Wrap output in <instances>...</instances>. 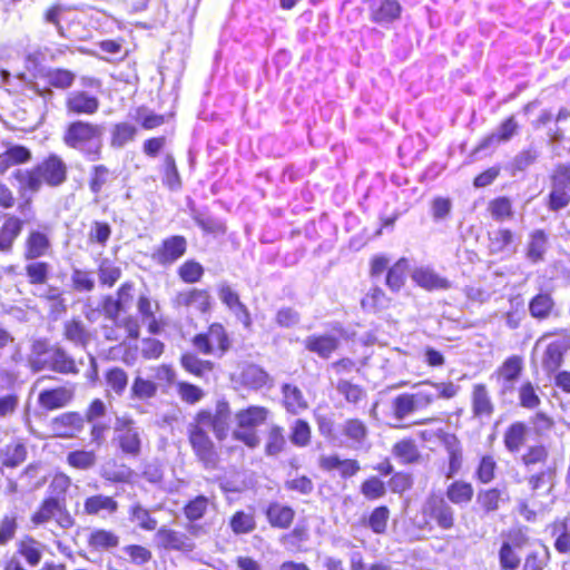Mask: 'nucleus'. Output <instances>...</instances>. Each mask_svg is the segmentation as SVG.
I'll return each instance as SVG.
<instances>
[{
  "instance_id": "1",
  "label": "nucleus",
  "mask_w": 570,
  "mask_h": 570,
  "mask_svg": "<svg viewBox=\"0 0 570 570\" xmlns=\"http://www.w3.org/2000/svg\"><path fill=\"white\" fill-rule=\"evenodd\" d=\"M229 423L230 409L226 401H218L215 412L200 410L194 420L188 423L187 434L190 446L205 469H215L218 462V453L207 433V429H212L215 436L222 441L227 436Z\"/></svg>"
},
{
  "instance_id": "2",
  "label": "nucleus",
  "mask_w": 570,
  "mask_h": 570,
  "mask_svg": "<svg viewBox=\"0 0 570 570\" xmlns=\"http://www.w3.org/2000/svg\"><path fill=\"white\" fill-rule=\"evenodd\" d=\"M67 165L56 154L49 155L32 169H17L12 176L18 181V191L22 197L37 194L43 184L59 187L67 180Z\"/></svg>"
},
{
  "instance_id": "3",
  "label": "nucleus",
  "mask_w": 570,
  "mask_h": 570,
  "mask_svg": "<svg viewBox=\"0 0 570 570\" xmlns=\"http://www.w3.org/2000/svg\"><path fill=\"white\" fill-rule=\"evenodd\" d=\"M414 387L415 392L403 393L393 399L392 410L397 420H404L411 414L429 407L438 399H452L459 391V386L452 382H421Z\"/></svg>"
},
{
  "instance_id": "4",
  "label": "nucleus",
  "mask_w": 570,
  "mask_h": 570,
  "mask_svg": "<svg viewBox=\"0 0 570 570\" xmlns=\"http://www.w3.org/2000/svg\"><path fill=\"white\" fill-rule=\"evenodd\" d=\"M105 127L87 121L71 122L63 135V142L73 149L85 153L91 160L100 158L101 137Z\"/></svg>"
},
{
  "instance_id": "5",
  "label": "nucleus",
  "mask_w": 570,
  "mask_h": 570,
  "mask_svg": "<svg viewBox=\"0 0 570 570\" xmlns=\"http://www.w3.org/2000/svg\"><path fill=\"white\" fill-rule=\"evenodd\" d=\"M549 180L550 191L546 199V206L550 212L558 213L570 204V164H557Z\"/></svg>"
},
{
  "instance_id": "6",
  "label": "nucleus",
  "mask_w": 570,
  "mask_h": 570,
  "mask_svg": "<svg viewBox=\"0 0 570 570\" xmlns=\"http://www.w3.org/2000/svg\"><path fill=\"white\" fill-rule=\"evenodd\" d=\"M267 409L263 406H249L236 413L237 428L233 432L234 439L242 441L254 449L259 444L256 428L267 419Z\"/></svg>"
},
{
  "instance_id": "7",
  "label": "nucleus",
  "mask_w": 570,
  "mask_h": 570,
  "mask_svg": "<svg viewBox=\"0 0 570 570\" xmlns=\"http://www.w3.org/2000/svg\"><path fill=\"white\" fill-rule=\"evenodd\" d=\"M422 514L429 518L443 530L454 525V510L441 493H431L422 505Z\"/></svg>"
},
{
  "instance_id": "8",
  "label": "nucleus",
  "mask_w": 570,
  "mask_h": 570,
  "mask_svg": "<svg viewBox=\"0 0 570 570\" xmlns=\"http://www.w3.org/2000/svg\"><path fill=\"white\" fill-rule=\"evenodd\" d=\"M114 429L121 451L129 455H138L141 449V432L134 420L127 416H118Z\"/></svg>"
},
{
  "instance_id": "9",
  "label": "nucleus",
  "mask_w": 570,
  "mask_h": 570,
  "mask_svg": "<svg viewBox=\"0 0 570 570\" xmlns=\"http://www.w3.org/2000/svg\"><path fill=\"white\" fill-rule=\"evenodd\" d=\"M570 350V333L561 331L559 336L548 344L541 360L543 370L552 374L559 370L563 363L564 354Z\"/></svg>"
},
{
  "instance_id": "10",
  "label": "nucleus",
  "mask_w": 570,
  "mask_h": 570,
  "mask_svg": "<svg viewBox=\"0 0 570 570\" xmlns=\"http://www.w3.org/2000/svg\"><path fill=\"white\" fill-rule=\"evenodd\" d=\"M186 249V238L175 235L163 240L161 246L154 254V258L161 265H170L180 258Z\"/></svg>"
},
{
  "instance_id": "11",
  "label": "nucleus",
  "mask_w": 570,
  "mask_h": 570,
  "mask_svg": "<svg viewBox=\"0 0 570 570\" xmlns=\"http://www.w3.org/2000/svg\"><path fill=\"white\" fill-rule=\"evenodd\" d=\"M51 242L47 234L40 230H30L22 245L24 261H36L48 254Z\"/></svg>"
},
{
  "instance_id": "12",
  "label": "nucleus",
  "mask_w": 570,
  "mask_h": 570,
  "mask_svg": "<svg viewBox=\"0 0 570 570\" xmlns=\"http://www.w3.org/2000/svg\"><path fill=\"white\" fill-rule=\"evenodd\" d=\"M99 105L97 97L83 90H73L66 99L67 111L73 115H94L98 111Z\"/></svg>"
},
{
  "instance_id": "13",
  "label": "nucleus",
  "mask_w": 570,
  "mask_h": 570,
  "mask_svg": "<svg viewBox=\"0 0 570 570\" xmlns=\"http://www.w3.org/2000/svg\"><path fill=\"white\" fill-rule=\"evenodd\" d=\"M48 368L60 374H78L76 361L60 346H51L46 350Z\"/></svg>"
},
{
  "instance_id": "14",
  "label": "nucleus",
  "mask_w": 570,
  "mask_h": 570,
  "mask_svg": "<svg viewBox=\"0 0 570 570\" xmlns=\"http://www.w3.org/2000/svg\"><path fill=\"white\" fill-rule=\"evenodd\" d=\"M412 279L426 291H446L451 288L452 283L439 275L430 267H419L412 273Z\"/></svg>"
},
{
  "instance_id": "15",
  "label": "nucleus",
  "mask_w": 570,
  "mask_h": 570,
  "mask_svg": "<svg viewBox=\"0 0 570 570\" xmlns=\"http://www.w3.org/2000/svg\"><path fill=\"white\" fill-rule=\"evenodd\" d=\"M33 294L49 303V313L53 318H58L67 312L66 298L59 287L53 285L37 287Z\"/></svg>"
},
{
  "instance_id": "16",
  "label": "nucleus",
  "mask_w": 570,
  "mask_h": 570,
  "mask_svg": "<svg viewBox=\"0 0 570 570\" xmlns=\"http://www.w3.org/2000/svg\"><path fill=\"white\" fill-rule=\"evenodd\" d=\"M210 295L206 289L193 288L177 293L174 298L175 306H194L202 313H206L210 308Z\"/></svg>"
},
{
  "instance_id": "17",
  "label": "nucleus",
  "mask_w": 570,
  "mask_h": 570,
  "mask_svg": "<svg viewBox=\"0 0 570 570\" xmlns=\"http://www.w3.org/2000/svg\"><path fill=\"white\" fill-rule=\"evenodd\" d=\"M117 179L115 171L106 165H95L89 170L88 186L90 191L97 197L107 189L112 181Z\"/></svg>"
},
{
  "instance_id": "18",
  "label": "nucleus",
  "mask_w": 570,
  "mask_h": 570,
  "mask_svg": "<svg viewBox=\"0 0 570 570\" xmlns=\"http://www.w3.org/2000/svg\"><path fill=\"white\" fill-rule=\"evenodd\" d=\"M519 124L514 116L507 118L497 129L488 137H485L476 148L478 150L487 149L493 144L507 142L519 131Z\"/></svg>"
},
{
  "instance_id": "19",
  "label": "nucleus",
  "mask_w": 570,
  "mask_h": 570,
  "mask_svg": "<svg viewBox=\"0 0 570 570\" xmlns=\"http://www.w3.org/2000/svg\"><path fill=\"white\" fill-rule=\"evenodd\" d=\"M514 234L508 228H499L489 234L491 254H513L517 252Z\"/></svg>"
},
{
  "instance_id": "20",
  "label": "nucleus",
  "mask_w": 570,
  "mask_h": 570,
  "mask_svg": "<svg viewBox=\"0 0 570 570\" xmlns=\"http://www.w3.org/2000/svg\"><path fill=\"white\" fill-rule=\"evenodd\" d=\"M550 559L549 548L541 541H534L527 550L522 570H544Z\"/></svg>"
},
{
  "instance_id": "21",
  "label": "nucleus",
  "mask_w": 570,
  "mask_h": 570,
  "mask_svg": "<svg viewBox=\"0 0 570 570\" xmlns=\"http://www.w3.org/2000/svg\"><path fill=\"white\" fill-rule=\"evenodd\" d=\"M340 340L333 335H309L304 340V346L322 358H328L337 350Z\"/></svg>"
},
{
  "instance_id": "22",
  "label": "nucleus",
  "mask_w": 570,
  "mask_h": 570,
  "mask_svg": "<svg viewBox=\"0 0 570 570\" xmlns=\"http://www.w3.org/2000/svg\"><path fill=\"white\" fill-rule=\"evenodd\" d=\"M509 503L510 497L505 488H491L480 490L476 495V503L485 513L495 512L500 503Z\"/></svg>"
},
{
  "instance_id": "23",
  "label": "nucleus",
  "mask_w": 570,
  "mask_h": 570,
  "mask_svg": "<svg viewBox=\"0 0 570 570\" xmlns=\"http://www.w3.org/2000/svg\"><path fill=\"white\" fill-rule=\"evenodd\" d=\"M85 419L77 412H67L52 420V430L60 436H72L83 429Z\"/></svg>"
},
{
  "instance_id": "24",
  "label": "nucleus",
  "mask_w": 570,
  "mask_h": 570,
  "mask_svg": "<svg viewBox=\"0 0 570 570\" xmlns=\"http://www.w3.org/2000/svg\"><path fill=\"white\" fill-rule=\"evenodd\" d=\"M402 7L397 0H381L371 8V19L379 24H386L400 18Z\"/></svg>"
},
{
  "instance_id": "25",
  "label": "nucleus",
  "mask_w": 570,
  "mask_h": 570,
  "mask_svg": "<svg viewBox=\"0 0 570 570\" xmlns=\"http://www.w3.org/2000/svg\"><path fill=\"white\" fill-rule=\"evenodd\" d=\"M295 511L278 502L271 503L266 509V518L273 528L288 529L294 520Z\"/></svg>"
},
{
  "instance_id": "26",
  "label": "nucleus",
  "mask_w": 570,
  "mask_h": 570,
  "mask_svg": "<svg viewBox=\"0 0 570 570\" xmlns=\"http://www.w3.org/2000/svg\"><path fill=\"white\" fill-rule=\"evenodd\" d=\"M23 222L16 216L7 217L0 228V252L8 253L12 249L16 238L21 234Z\"/></svg>"
},
{
  "instance_id": "27",
  "label": "nucleus",
  "mask_w": 570,
  "mask_h": 570,
  "mask_svg": "<svg viewBox=\"0 0 570 570\" xmlns=\"http://www.w3.org/2000/svg\"><path fill=\"white\" fill-rule=\"evenodd\" d=\"M155 538L158 546L166 550H186L189 548L186 534L165 527L156 532Z\"/></svg>"
},
{
  "instance_id": "28",
  "label": "nucleus",
  "mask_w": 570,
  "mask_h": 570,
  "mask_svg": "<svg viewBox=\"0 0 570 570\" xmlns=\"http://www.w3.org/2000/svg\"><path fill=\"white\" fill-rule=\"evenodd\" d=\"M342 433L351 441L352 449H361L368 434L367 426L360 419H348L342 424Z\"/></svg>"
},
{
  "instance_id": "29",
  "label": "nucleus",
  "mask_w": 570,
  "mask_h": 570,
  "mask_svg": "<svg viewBox=\"0 0 570 570\" xmlns=\"http://www.w3.org/2000/svg\"><path fill=\"white\" fill-rule=\"evenodd\" d=\"M554 308L556 303L549 293H539L529 302V313L538 321L549 318L553 314Z\"/></svg>"
},
{
  "instance_id": "30",
  "label": "nucleus",
  "mask_w": 570,
  "mask_h": 570,
  "mask_svg": "<svg viewBox=\"0 0 570 570\" xmlns=\"http://www.w3.org/2000/svg\"><path fill=\"white\" fill-rule=\"evenodd\" d=\"M493 404L487 386L484 384H475L472 392V411L474 416L489 417L493 413Z\"/></svg>"
},
{
  "instance_id": "31",
  "label": "nucleus",
  "mask_w": 570,
  "mask_h": 570,
  "mask_svg": "<svg viewBox=\"0 0 570 570\" xmlns=\"http://www.w3.org/2000/svg\"><path fill=\"white\" fill-rule=\"evenodd\" d=\"M128 520L145 531H154L158 521L151 515V511L146 509L140 502H134L128 509Z\"/></svg>"
},
{
  "instance_id": "32",
  "label": "nucleus",
  "mask_w": 570,
  "mask_h": 570,
  "mask_svg": "<svg viewBox=\"0 0 570 570\" xmlns=\"http://www.w3.org/2000/svg\"><path fill=\"white\" fill-rule=\"evenodd\" d=\"M392 454L402 464H414L421 459V453L414 440L403 439L392 448Z\"/></svg>"
},
{
  "instance_id": "33",
  "label": "nucleus",
  "mask_w": 570,
  "mask_h": 570,
  "mask_svg": "<svg viewBox=\"0 0 570 570\" xmlns=\"http://www.w3.org/2000/svg\"><path fill=\"white\" fill-rule=\"evenodd\" d=\"M72 395V391L67 387L45 390L39 394V403L48 410L59 409L65 406Z\"/></svg>"
},
{
  "instance_id": "34",
  "label": "nucleus",
  "mask_w": 570,
  "mask_h": 570,
  "mask_svg": "<svg viewBox=\"0 0 570 570\" xmlns=\"http://www.w3.org/2000/svg\"><path fill=\"white\" fill-rule=\"evenodd\" d=\"M528 434V426L522 422L512 423L504 433V445L511 453L520 451Z\"/></svg>"
},
{
  "instance_id": "35",
  "label": "nucleus",
  "mask_w": 570,
  "mask_h": 570,
  "mask_svg": "<svg viewBox=\"0 0 570 570\" xmlns=\"http://www.w3.org/2000/svg\"><path fill=\"white\" fill-rule=\"evenodd\" d=\"M284 396V406L287 412L298 414L301 411L307 409V402L302 391L292 384H284L282 387Z\"/></svg>"
},
{
  "instance_id": "36",
  "label": "nucleus",
  "mask_w": 570,
  "mask_h": 570,
  "mask_svg": "<svg viewBox=\"0 0 570 570\" xmlns=\"http://www.w3.org/2000/svg\"><path fill=\"white\" fill-rule=\"evenodd\" d=\"M138 128L129 122H119L111 129L110 146L116 149L124 148L128 142L134 141Z\"/></svg>"
},
{
  "instance_id": "37",
  "label": "nucleus",
  "mask_w": 570,
  "mask_h": 570,
  "mask_svg": "<svg viewBox=\"0 0 570 570\" xmlns=\"http://www.w3.org/2000/svg\"><path fill=\"white\" fill-rule=\"evenodd\" d=\"M65 337L76 346L85 347L90 341V334L79 320L67 321L63 324Z\"/></svg>"
},
{
  "instance_id": "38",
  "label": "nucleus",
  "mask_w": 570,
  "mask_h": 570,
  "mask_svg": "<svg viewBox=\"0 0 570 570\" xmlns=\"http://www.w3.org/2000/svg\"><path fill=\"white\" fill-rule=\"evenodd\" d=\"M548 247V236L542 229H535L530 234L527 246V257L532 263L543 259V255Z\"/></svg>"
},
{
  "instance_id": "39",
  "label": "nucleus",
  "mask_w": 570,
  "mask_h": 570,
  "mask_svg": "<svg viewBox=\"0 0 570 570\" xmlns=\"http://www.w3.org/2000/svg\"><path fill=\"white\" fill-rule=\"evenodd\" d=\"M445 449L449 454V469L446 478L452 479L462 466V449L454 435H448L444 440Z\"/></svg>"
},
{
  "instance_id": "40",
  "label": "nucleus",
  "mask_w": 570,
  "mask_h": 570,
  "mask_svg": "<svg viewBox=\"0 0 570 570\" xmlns=\"http://www.w3.org/2000/svg\"><path fill=\"white\" fill-rule=\"evenodd\" d=\"M83 509L88 514H97L100 511H107L112 514L118 510V502L111 497L98 494L87 498Z\"/></svg>"
},
{
  "instance_id": "41",
  "label": "nucleus",
  "mask_w": 570,
  "mask_h": 570,
  "mask_svg": "<svg viewBox=\"0 0 570 570\" xmlns=\"http://www.w3.org/2000/svg\"><path fill=\"white\" fill-rule=\"evenodd\" d=\"M24 266V272L29 284L36 286H42L47 283L50 274V265L41 261H29Z\"/></svg>"
},
{
  "instance_id": "42",
  "label": "nucleus",
  "mask_w": 570,
  "mask_h": 570,
  "mask_svg": "<svg viewBox=\"0 0 570 570\" xmlns=\"http://www.w3.org/2000/svg\"><path fill=\"white\" fill-rule=\"evenodd\" d=\"M43 77L49 86L61 90L70 88L76 79V75L72 71L62 68H50L45 72Z\"/></svg>"
},
{
  "instance_id": "43",
  "label": "nucleus",
  "mask_w": 570,
  "mask_h": 570,
  "mask_svg": "<svg viewBox=\"0 0 570 570\" xmlns=\"http://www.w3.org/2000/svg\"><path fill=\"white\" fill-rule=\"evenodd\" d=\"M539 157L540 150L534 145H530L528 148L519 151L510 164L512 174L515 175L517 171L527 170Z\"/></svg>"
},
{
  "instance_id": "44",
  "label": "nucleus",
  "mask_w": 570,
  "mask_h": 570,
  "mask_svg": "<svg viewBox=\"0 0 570 570\" xmlns=\"http://www.w3.org/2000/svg\"><path fill=\"white\" fill-rule=\"evenodd\" d=\"M473 488L464 481H454L446 489L448 499L454 504L469 503L473 498Z\"/></svg>"
},
{
  "instance_id": "45",
  "label": "nucleus",
  "mask_w": 570,
  "mask_h": 570,
  "mask_svg": "<svg viewBox=\"0 0 570 570\" xmlns=\"http://www.w3.org/2000/svg\"><path fill=\"white\" fill-rule=\"evenodd\" d=\"M554 478H556V465L549 464L544 468H541L539 472L531 474L528 478L529 487L532 491H538L541 488L548 485L549 491L554 487Z\"/></svg>"
},
{
  "instance_id": "46",
  "label": "nucleus",
  "mask_w": 570,
  "mask_h": 570,
  "mask_svg": "<svg viewBox=\"0 0 570 570\" xmlns=\"http://www.w3.org/2000/svg\"><path fill=\"white\" fill-rule=\"evenodd\" d=\"M549 451L544 445L530 446L527 452L521 456V461L529 472L534 470L537 464L544 468L548 464Z\"/></svg>"
},
{
  "instance_id": "47",
  "label": "nucleus",
  "mask_w": 570,
  "mask_h": 570,
  "mask_svg": "<svg viewBox=\"0 0 570 570\" xmlns=\"http://www.w3.org/2000/svg\"><path fill=\"white\" fill-rule=\"evenodd\" d=\"M406 268L407 261L405 258L399 259L392 267L389 268L385 284L392 292H399L403 287Z\"/></svg>"
},
{
  "instance_id": "48",
  "label": "nucleus",
  "mask_w": 570,
  "mask_h": 570,
  "mask_svg": "<svg viewBox=\"0 0 570 570\" xmlns=\"http://www.w3.org/2000/svg\"><path fill=\"white\" fill-rule=\"evenodd\" d=\"M181 366L189 373L196 376H203L205 373L213 370L210 361L200 360L193 353H185L180 358Z\"/></svg>"
},
{
  "instance_id": "49",
  "label": "nucleus",
  "mask_w": 570,
  "mask_h": 570,
  "mask_svg": "<svg viewBox=\"0 0 570 570\" xmlns=\"http://www.w3.org/2000/svg\"><path fill=\"white\" fill-rule=\"evenodd\" d=\"M163 183L170 190H178L181 187V179L173 155L167 154L164 159V178Z\"/></svg>"
},
{
  "instance_id": "50",
  "label": "nucleus",
  "mask_w": 570,
  "mask_h": 570,
  "mask_svg": "<svg viewBox=\"0 0 570 570\" xmlns=\"http://www.w3.org/2000/svg\"><path fill=\"white\" fill-rule=\"evenodd\" d=\"M121 271L110 259L104 258L98 266V277L101 285L111 287L120 278Z\"/></svg>"
},
{
  "instance_id": "51",
  "label": "nucleus",
  "mask_w": 570,
  "mask_h": 570,
  "mask_svg": "<svg viewBox=\"0 0 570 570\" xmlns=\"http://www.w3.org/2000/svg\"><path fill=\"white\" fill-rule=\"evenodd\" d=\"M209 505H210V501L207 497L198 495L195 499L190 500L185 505V508H184L185 517L189 521H197L206 514Z\"/></svg>"
},
{
  "instance_id": "52",
  "label": "nucleus",
  "mask_w": 570,
  "mask_h": 570,
  "mask_svg": "<svg viewBox=\"0 0 570 570\" xmlns=\"http://www.w3.org/2000/svg\"><path fill=\"white\" fill-rule=\"evenodd\" d=\"M229 525L234 533L245 534L256 528L255 518L252 513L237 511L230 519Z\"/></svg>"
},
{
  "instance_id": "53",
  "label": "nucleus",
  "mask_w": 570,
  "mask_h": 570,
  "mask_svg": "<svg viewBox=\"0 0 570 570\" xmlns=\"http://www.w3.org/2000/svg\"><path fill=\"white\" fill-rule=\"evenodd\" d=\"M498 469L497 462L492 455H483L475 470V478L483 484L492 482Z\"/></svg>"
},
{
  "instance_id": "54",
  "label": "nucleus",
  "mask_w": 570,
  "mask_h": 570,
  "mask_svg": "<svg viewBox=\"0 0 570 570\" xmlns=\"http://www.w3.org/2000/svg\"><path fill=\"white\" fill-rule=\"evenodd\" d=\"M489 210L497 222L509 219L513 216L512 204L508 197H498L490 202Z\"/></svg>"
},
{
  "instance_id": "55",
  "label": "nucleus",
  "mask_w": 570,
  "mask_h": 570,
  "mask_svg": "<svg viewBox=\"0 0 570 570\" xmlns=\"http://www.w3.org/2000/svg\"><path fill=\"white\" fill-rule=\"evenodd\" d=\"M119 538L111 531L104 529L95 530L89 538V544L96 549H109L117 547Z\"/></svg>"
},
{
  "instance_id": "56",
  "label": "nucleus",
  "mask_w": 570,
  "mask_h": 570,
  "mask_svg": "<svg viewBox=\"0 0 570 570\" xmlns=\"http://www.w3.org/2000/svg\"><path fill=\"white\" fill-rule=\"evenodd\" d=\"M283 432V428L277 425L272 426L265 446V452L267 455L274 456L284 450L286 440Z\"/></svg>"
},
{
  "instance_id": "57",
  "label": "nucleus",
  "mask_w": 570,
  "mask_h": 570,
  "mask_svg": "<svg viewBox=\"0 0 570 570\" xmlns=\"http://www.w3.org/2000/svg\"><path fill=\"white\" fill-rule=\"evenodd\" d=\"M18 552L27 560V562L35 567L39 564L42 553L38 548V542L32 538L21 540L18 544Z\"/></svg>"
},
{
  "instance_id": "58",
  "label": "nucleus",
  "mask_w": 570,
  "mask_h": 570,
  "mask_svg": "<svg viewBox=\"0 0 570 570\" xmlns=\"http://www.w3.org/2000/svg\"><path fill=\"white\" fill-rule=\"evenodd\" d=\"M499 562L502 570H515L519 568L521 559L512 548L510 542H503L499 550Z\"/></svg>"
},
{
  "instance_id": "59",
  "label": "nucleus",
  "mask_w": 570,
  "mask_h": 570,
  "mask_svg": "<svg viewBox=\"0 0 570 570\" xmlns=\"http://www.w3.org/2000/svg\"><path fill=\"white\" fill-rule=\"evenodd\" d=\"M336 391L344 396L348 403H358L364 396L365 391L357 384H353L347 380H338Z\"/></svg>"
},
{
  "instance_id": "60",
  "label": "nucleus",
  "mask_w": 570,
  "mask_h": 570,
  "mask_svg": "<svg viewBox=\"0 0 570 570\" xmlns=\"http://www.w3.org/2000/svg\"><path fill=\"white\" fill-rule=\"evenodd\" d=\"M27 456V449L22 443L8 444L3 451V464L14 468L21 464Z\"/></svg>"
},
{
  "instance_id": "61",
  "label": "nucleus",
  "mask_w": 570,
  "mask_h": 570,
  "mask_svg": "<svg viewBox=\"0 0 570 570\" xmlns=\"http://www.w3.org/2000/svg\"><path fill=\"white\" fill-rule=\"evenodd\" d=\"M390 511L386 507L375 508L368 517L367 525L376 534H383L386 531Z\"/></svg>"
},
{
  "instance_id": "62",
  "label": "nucleus",
  "mask_w": 570,
  "mask_h": 570,
  "mask_svg": "<svg viewBox=\"0 0 570 570\" xmlns=\"http://www.w3.org/2000/svg\"><path fill=\"white\" fill-rule=\"evenodd\" d=\"M291 442L299 448L308 445L311 441V428L305 420H296L289 435Z\"/></svg>"
},
{
  "instance_id": "63",
  "label": "nucleus",
  "mask_w": 570,
  "mask_h": 570,
  "mask_svg": "<svg viewBox=\"0 0 570 570\" xmlns=\"http://www.w3.org/2000/svg\"><path fill=\"white\" fill-rule=\"evenodd\" d=\"M207 336L213 350L215 345L218 346L222 354L229 350V340L223 325L218 323L212 324L207 331Z\"/></svg>"
},
{
  "instance_id": "64",
  "label": "nucleus",
  "mask_w": 570,
  "mask_h": 570,
  "mask_svg": "<svg viewBox=\"0 0 570 570\" xmlns=\"http://www.w3.org/2000/svg\"><path fill=\"white\" fill-rule=\"evenodd\" d=\"M521 370V358L519 356H511L508 360H505V362L502 364V366L499 370V373L507 383L513 384L520 376Z\"/></svg>"
}]
</instances>
